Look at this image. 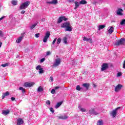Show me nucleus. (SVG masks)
Segmentation results:
<instances>
[{
	"instance_id": "30",
	"label": "nucleus",
	"mask_w": 125,
	"mask_h": 125,
	"mask_svg": "<svg viewBox=\"0 0 125 125\" xmlns=\"http://www.w3.org/2000/svg\"><path fill=\"white\" fill-rule=\"evenodd\" d=\"M89 40H90V38L88 39L87 38H86L85 37H83V41H87V42L89 41Z\"/></svg>"
},
{
	"instance_id": "8",
	"label": "nucleus",
	"mask_w": 125,
	"mask_h": 125,
	"mask_svg": "<svg viewBox=\"0 0 125 125\" xmlns=\"http://www.w3.org/2000/svg\"><path fill=\"white\" fill-rule=\"evenodd\" d=\"M123 86L120 84H119L118 85H116L115 88V91L116 92H118L119 91H120L121 89V88Z\"/></svg>"
},
{
	"instance_id": "39",
	"label": "nucleus",
	"mask_w": 125,
	"mask_h": 125,
	"mask_svg": "<svg viewBox=\"0 0 125 125\" xmlns=\"http://www.w3.org/2000/svg\"><path fill=\"white\" fill-rule=\"evenodd\" d=\"M40 33H36L35 34V37L36 38H38L39 37H40Z\"/></svg>"
},
{
	"instance_id": "21",
	"label": "nucleus",
	"mask_w": 125,
	"mask_h": 125,
	"mask_svg": "<svg viewBox=\"0 0 125 125\" xmlns=\"http://www.w3.org/2000/svg\"><path fill=\"white\" fill-rule=\"evenodd\" d=\"M106 27V25H100L99 26L98 30H103Z\"/></svg>"
},
{
	"instance_id": "16",
	"label": "nucleus",
	"mask_w": 125,
	"mask_h": 125,
	"mask_svg": "<svg viewBox=\"0 0 125 125\" xmlns=\"http://www.w3.org/2000/svg\"><path fill=\"white\" fill-rule=\"evenodd\" d=\"M9 95H10L9 92H8V91L6 92L5 93H3L2 94V99H3L4 98H5V97H7Z\"/></svg>"
},
{
	"instance_id": "27",
	"label": "nucleus",
	"mask_w": 125,
	"mask_h": 125,
	"mask_svg": "<svg viewBox=\"0 0 125 125\" xmlns=\"http://www.w3.org/2000/svg\"><path fill=\"white\" fill-rule=\"evenodd\" d=\"M86 3H87V2L85 0H82L81 1H80V4H81L84 5Z\"/></svg>"
},
{
	"instance_id": "29",
	"label": "nucleus",
	"mask_w": 125,
	"mask_h": 125,
	"mask_svg": "<svg viewBox=\"0 0 125 125\" xmlns=\"http://www.w3.org/2000/svg\"><path fill=\"white\" fill-rule=\"evenodd\" d=\"M42 69V68H41V65H38L37 66H36V69L37 70H40Z\"/></svg>"
},
{
	"instance_id": "38",
	"label": "nucleus",
	"mask_w": 125,
	"mask_h": 125,
	"mask_svg": "<svg viewBox=\"0 0 125 125\" xmlns=\"http://www.w3.org/2000/svg\"><path fill=\"white\" fill-rule=\"evenodd\" d=\"M1 66H2V67H7V66H8V63H4V64H2L1 65Z\"/></svg>"
},
{
	"instance_id": "18",
	"label": "nucleus",
	"mask_w": 125,
	"mask_h": 125,
	"mask_svg": "<svg viewBox=\"0 0 125 125\" xmlns=\"http://www.w3.org/2000/svg\"><path fill=\"white\" fill-rule=\"evenodd\" d=\"M62 104H63V102H62V101L58 102V103H57V104L56 105L55 108H59V107L61 106V105Z\"/></svg>"
},
{
	"instance_id": "13",
	"label": "nucleus",
	"mask_w": 125,
	"mask_h": 125,
	"mask_svg": "<svg viewBox=\"0 0 125 125\" xmlns=\"http://www.w3.org/2000/svg\"><path fill=\"white\" fill-rule=\"evenodd\" d=\"M117 111L116 110H112V111L111 112V115H112L113 118H115V117H116L117 115Z\"/></svg>"
},
{
	"instance_id": "35",
	"label": "nucleus",
	"mask_w": 125,
	"mask_h": 125,
	"mask_svg": "<svg viewBox=\"0 0 125 125\" xmlns=\"http://www.w3.org/2000/svg\"><path fill=\"white\" fill-rule=\"evenodd\" d=\"M82 88H81L80 86L78 85L77 86H76V90L78 91H80Z\"/></svg>"
},
{
	"instance_id": "19",
	"label": "nucleus",
	"mask_w": 125,
	"mask_h": 125,
	"mask_svg": "<svg viewBox=\"0 0 125 125\" xmlns=\"http://www.w3.org/2000/svg\"><path fill=\"white\" fill-rule=\"evenodd\" d=\"M114 32V27L113 26H111L110 27V29L108 30V33L109 34H111Z\"/></svg>"
},
{
	"instance_id": "1",
	"label": "nucleus",
	"mask_w": 125,
	"mask_h": 125,
	"mask_svg": "<svg viewBox=\"0 0 125 125\" xmlns=\"http://www.w3.org/2000/svg\"><path fill=\"white\" fill-rule=\"evenodd\" d=\"M61 27L65 28V31L71 32L72 31L70 22L66 21L61 24Z\"/></svg>"
},
{
	"instance_id": "47",
	"label": "nucleus",
	"mask_w": 125,
	"mask_h": 125,
	"mask_svg": "<svg viewBox=\"0 0 125 125\" xmlns=\"http://www.w3.org/2000/svg\"><path fill=\"white\" fill-rule=\"evenodd\" d=\"M56 41H57V38L55 39L54 40V41H53V42H52V44H53V45L54 44V43H55V42H56Z\"/></svg>"
},
{
	"instance_id": "48",
	"label": "nucleus",
	"mask_w": 125,
	"mask_h": 125,
	"mask_svg": "<svg viewBox=\"0 0 125 125\" xmlns=\"http://www.w3.org/2000/svg\"><path fill=\"white\" fill-rule=\"evenodd\" d=\"M45 61V58L41 59V62L42 63Z\"/></svg>"
},
{
	"instance_id": "51",
	"label": "nucleus",
	"mask_w": 125,
	"mask_h": 125,
	"mask_svg": "<svg viewBox=\"0 0 125 125\" xmlns=\"http://www.w3.org/2000/svg\"><path fill=\"white\" fill-rule=\"evenodd\" d=\"M61 88V87H60V86H56L55 87V90H57V89H59V88Z\"/></svg>"
},
{
	"instance_id": "12",
	"label": "nucleus",
	"mask_w": 125,
	"mask_h": 125,
	"mask_svg": "<svg viewBox=\"0 0 125 125\" xmlns=\"http://www.w3.org/2000/svg\"><path fill=\"white\" fill-rule=\"evenodd\" d=\"M9 113H10L9 110H2L1 114L4 115H7L8 114H9Z\"/></svg>"
},
{
	"instance_id": "9",
	"label": "nucleus",
	"mask_w": 125,
	"mask_h": 125,
	"mask_svg": "<svg viewBox=\"0 0 125 125\" xmlns=\"http://www.w3.org/2000/svg\"><path fill=\"white\" fill-rule=\"evenodd\" d=\"M24 123L23 120L22 119L19 118L17 120V125H21Z\"/></svg>"
},
{
	"instance_id": "52",
	"label": "nucleus",
	"mask_w": 125,
	"mask_h": 125,
	"mask_svg": "<svg viewBox=\"0 0 125 125\" xmlns=\"http://www.w3.org/2000/svg\"><path fill=\"white\" fill-rule=\"evenodd\" d=\"M123 68L125 69V62H124L123 63Z\"/></svg>"
},
{
	"instance_id": "43",
	"label": "nucleus",
	"mask_w": 125,
	"mask_h": 125,
	"mask_svg": "<svg viewBox=\"0 0 125 125\" xmlns=\"http://www.w3.org/2000/svg\"><path fill=\"white\" fill-rule=\"evenodd\" d=\"M51 55V52L50 51H48L47 52V53H46V55L49 56Z\"/></svg>"
},
{
	"instance_id": "53",
	"label": "nucleus",
	"mask_w": 125,
	"mask_h": 125,
	"mask_svg": "<svg viewBox=\"0 0 125 125\" xmlns=\"http://www.w3.org/2000/svg\"><path fill=\"white\" fill-rule=\"evenodd\" d=\"M121 108V107H116L114 110L115 111H117L118 110V109H120Z\"/></svg>"
},
{
	"instance_id": "24",
	"label": "nucleus",
	"mask_w": 125,
	"mask_h": 125,
	"mask_svg": "<svg viewBox=\"0 0 125 125\" xmlns=\"http://www.w3.org/2000/svg\"><path fill=\"white\" fill-rule=\"evenodd\" d=\"M75 7L74 8V9L76 10L78 7H80V4L77 1H75Z\"/></svg>"
},
{
	"instance_id": "2",
	"label": "nucleus",
	"mask_w": 125,
	"mask_h": 125,
	"mask_svg": "<svg viewBox=\"0 0 125 125\" xmlns=\"http://www.w3.org/2000/svg\"><path fill=\"white\" fill-rule=\"evenodd\" d=\"M30 4V1H26L24 2V3H22L21 6H20V9H25L26 8H27L28 6H29Z\"/></svg>"
},
{
	"instance_id": "15",
	"label": "nucleus",
	"mask_w": 125,
	"mask_h": 125,
	"mask_svg": "<svg viewBox=\"0 0 125 125\" xmlns=\"http://www.w3.org/2000/svg\"><path fill=\"white\" fill-rule=\"evenodd\" d=\"M83 86H84L86 90H88V88H89L90 87V84L88 83H84V84H83Z\"/></svg>"
},
{
	"instance_id": "42",
	"label": "nucleus",
	"mask_w": 125,
	"mask_h": 125,
	"mask_svg": "<svg viewBox=\"0 0 125 125\" xmlns=\"http://www.w3.org/2000/svg\"><path fill=\"white\" fill-rule=\"evenodd\" d=\"M51 93L52 94H54L55 93V90L54 89H52L51 91Z\"/></svg>"
},
{
	"instance_id": "54",
	"label": "nucleus",
	"mask_w": 125,
	"mask_h": 125,
	"mask_svg": "<svg viewBox=\"0 0 125 125\" xmlns=\"http://www.w3.org/2000/svg\"><path fill=\"white\" fill-rule=\"evenodd\" d=\"M5 17V16H2V17H1L0 18V21H1V20H2Z\"/></svg>"
},
{
	"instance_id": "31",
	"label": "nucleus",
	"mask_w": 125,
	"mask_h": 125,
	"mask_svg": "<svg viewBox=\"0 0 125 125\" xmlns=\"http://www.w3.org/2000/svg\"><path fill=\"white\" fill-rule=\"evenodd\" d=\"M11 3L14 5H17V1L15 0H12L11 2Z\"/></svg>"
},
{
	"instance_id": "57",
	"label": "nucleus",
	"mask_w": 125,
	"mask_h": 125,
	"mask_svg": "<svg viewBox=\"0 0 125 125\" xmlns=\"http://www.w3.org/2000/svg\"><path fill=\"white\" fill-rule=\"evenodd\" d=\"M15 100V98L14 97H11L12 101H14Z\"/></svg>"
},
{
	"instance_id": "32",
	"label": "nucleus",
	"mask_w": 125,
	"mask_h": 125,
	"mask_svg": "<svg viewBox=\"0 0 125 125\" xmlns=\"http://www.w3.org/2000/svg\"><path fill=\"white\" fill-rule=\"evenodd\" d=\"M37 24L35 23L34 24H33L31 27L30 28L31 30H33L35 27H36Z\"/></svg>"
},
{
	"instance_id": "59",
	"label": "nucleus",
	"mask_w": 125,
	"mask_h": 125,
	"mask_svg": "<svg viewBox=\"0 0 125 125\" xmlns=\"http://www.w3.org/2000/svg\"><path fill=\"white\" fill-rule=\"evenodd\" d=\"M25 11H21V14H24L25 13Z\"/></svg>"
},
{
	"instance_id": "50",
	"label": "nucleus",
	"mask_w": 125,
	"mask_h": 125,
	"mask_svg": "<svg viewBox=\"0 0 125 125\" xmlns=\"http://www.w3.org/2000/svg\"><path fill=\"white\" fill-rule=\"evenodd\" d=\"M89 43H93V41L92 40V39L91 38H89Z\"/></svg>"
},
{
	"instance_id": "6",
	"label": "nucleus",
	"mask_w": 125,
	"mask_h": 125,
	"mask_svg": "<svg viewBox=\"0 0 125 125\" xmlns=\"http://www.w3.org/2000/svg\"><path fill=\"white\" fill-rule=\"evenodd\" d=\"M61 59H56L55 62L53 64V67H58L61 64Z\"/></svg>"
},
{
	"instance_id": "25",
	"label": "nucleus",
	"mask_w": 125,
	"mask_h": 125,
	"mask_svg": "<svg viewBox=\"0 0 125 125\" xmlns=\"http://www.w3.org/2000/svg\"><path fill=\"white\" fill-rule=\"evenodd\" d=\"M62 41H63V43L67 44L68 43L67 42V38L66 37H64L63 38V39H62Z\"/></svg>"
},
{
	"instance_id": "55",
	"label": "nucleus",
	"mask_w": 125,
	"mask_h": 125,
	"mask_svg": "<svg viewBox=\"0 0 125 125\" xmlns=\"http://www.w3.org/2000/svg\"><path fill=\"white\" fill-rule=\"evenodd\" d=\"M46 3H49V4H53L52 1H50V2L47 1V2H46Z\"/></svg>"
},
{
	"instance_id": "40",
	"label": "nucleus",
	"mask_w": 125,
	"mask_h": 125,
	"mask_svg": "<svg viewBox=\"0 0 125 125\" xmlns=\"http://www.w3.org/2000/svg\"><path fill=\"white\" fill-rule=\"evenodd\" d=\"M39 74H42V73H43V68L39 70Z\"/></svg>"
},
{
	"instance_id": "5",
	"label": "nucleus",
	"mask_w": 125,
	"mask_h": 125,
	"mask_svg": "<svg viewBox=\"0 0 125 125\" xmlns=\"http://www.w3.org/2000/svg\"><path fill=\"white\" fill-rule=\"evenodd\" d=\"M34 84V82H25L24 84V86L26 87H31V86H33Z\"/></svg>"
},
{
	"instance_id": "17",
	"label": "nucleus",
	"mask_w": 125,
	"mask_h": 125,
	"mask_svg": "<svg viewBox=\"0 0 125 125\" xmlns=\"http://www.w3.org/2000/svg\"><path fill=\"white\" fill-rule=\"evenodd\" d=\"M23 38V36H21L19 37L18 39H17L16 42L18 43H20L21 41H22Z\"/></svg>"
},
{
	"instance_id": "11",
	"label": "nucleus",
	"mask_w": 125,
	"mask_h": 125,
	"mask_svg": "<svg viewBox=\"0 0 125 125\" xmlns=\"http://www.w3.org/2000/svg\"><path fill=\"white\" fill-rule=\"evenodd\" d=\"M58 118L59 119H62V120H66L68 118V117L66 116H63V115H59L58 116Z\"/></svg>"
},
{
	"instance_id": "56",
	"label": "nucleus",
	"mask_w": 125,
	"mask_h": 125,
	"mask_svg": "<svg viewBox=\"0 0 125 125\" xmlns=\"http://www.w3.org/2000/svg\"><path fill=\"white\" fill-rule=\"evenodd\" d=\"M24 34H25V32H23V33L21 34V36H22L21 37H23L24 36Z\"/></svg>"
},
{
	"instance_id": "10",
	"label": "nucleus",
	"mask_w": 125,
	"mask_h": 125,
	"mask_svg": "<svg viewBox=\"0 0 125 125\" xmlns=\"http://www.w3.org/2000/svg\"><path fill=\"white\" fill-rule=\"evenodd\" d=\"M89 113L91 115L94 114L95 115H98V113L95 111L94 109H91V110H89Z\"/></svg>"
},
{
	"instance_id": "23",
	"label": "nucleus",
	"mask_w": 125,
	"mask_h": 125,
	"mask_svg": "<svg viewBox=\"0 0 125 125\" xmlns=\"http://www.w3.org/2000/svg\"><path fill=\"white\" fill-rule=\"evenodd\" d=\"M103 121L102 120H99L98 122H97V125H103Z\"/></svg>"
},
{
	"instance_id": "34",
	"label": "nucleus",
	"mask_w": 125,
	"mask_h": 125,
	"mask_svg": "<svg viewBox=\"0 0 125 125\" xmlns=\"http://www.w3.org/2000/svg\"><path fill=\"white\" fill-rule=\"evenodd\" d=\"M52 2L53 4H56L57 3H58L57 0H52Z\"/></svg>"
},
{
	"instance_id": "26",
	"label": "nucleus",
	"mask_w": 125,
	"mask_h": 125,
	"mask_svg": "<svg viewBox=\"0 0 125 125\" xmlns=\"http://www.w3.org/2000/svg\"><path fill=\"white\" fill-rule=\"evenodd\" d=\"M79 108L82 112H85L86 111L84 108L81 107L80 105L79 106Z\"/></svg>"
},
{
	"instance_id": "4",
	"label": "nucleus",
	"mask_w": 125,
	"mask_h": 125,
	"mask_svg": "<svg viewBox=\"0 0 125 125\" xmlns=\"http://www.w3.org/2000/svg\"><path fill=\"white\" fill-rule=\"evenodd\" d=\"M50 36V33L49 31H47L45 33V35L44 37V39H43V42L44 43H46L47 41V40L48 38H49V37Z\"/></svg>"
},
{
	"instance_id": "14",
	"label": "nucleus",
	"mask_w": 125,
	"mask_h": 125,
	"mask_svg": "<svg viewBox=\"0 0 125 125\" xmlns=\"http://www.w3.org/2000/svg\"><path fill=\"white\" fill-rule=\"evenodd\" d=\"M122 12H123V10H122L121 8H118L117 11V15L120 16L123 15V13H122Z\"/></svg>"
},
{
	"instance_id": "20",
	"label": "nucleus",
	"mask_w": 125,
	"mask_h": 125,
	"mask_svg": "<svg viewBox=\"0 0 125 125\" xmlns=\"http://www.w3.org/2000/svg\"><path fill=\"white\" fill-rule=\"evenodd\" d=\"M62 21H63V18H62V16L60 17L58 19L57 23L60 24L62 22Z\"/></svg>"
},
{
	"instance_id": "22",
	"label": "nucleus",
	"mask_w": 125,
	"mask_h": 125,
	"mask_svg": "<svg viewBox=\"0 0 125 125\" xmlns=\"http://www.w3.org/2000/svg\"><path fill=\"white\" fill-rule=\"evenodd\" d=\"M43 91V88L42 86H39L37 89V92H42Z\"/></svg>"
},
{
	"instance_id": "45",
	"label": "nucleus",
	"mask_w": 125,
	"mask_h": 125,
	"mask_svg": "<svg viewBox=\"0 0 125 125\" xmlns=\"http://www.w3.org/2000/svg\"><path fill=\"white\" fill-rule=\"evenodd\" d=\"M46 104L50 105V101H49V100L46 101Z\"/></svg>"
},
{
	"instance_id": "28",
	"label": "nucleus",
	"mask_w": 125,
	"mask_h": 125,
	"mask_svg": "<svg viewBox=\"0 0 125 125\" xmlns=\"http://www.w3.org/2000/svg\"><path fill=\"white\" fill-rule=\"evenodd\" d=\"M19 90H21L22 91V93H24V92H25V89L24 88H23L22 87H20Z\"/></svg>"
},
{
	"instance_id": "3",
	"label": "nucleus",
	"mask_w": 125,
	"mask_h": 125,
	"mask_svg": "<svg viewBox=\"0 0 125 125\" xmlns=\"http://www.w3.org/2000/svg\"><path fill=\"white\" fill-rule=\"evenodd\" d=\"M125 42V39L122 38L120 39L115 44L116 46L124 45Z\"/></svg>"
},
{
	"instance_id": "33",
	"label": "nucleus",
	"mask_w": 125,
	"mask_h": 125,
	"mask_svg": "<svg viewBox=\"0 0 125 125\" xmlns=\"http://www.w3.org/2000/svg\"><path fill=\"white\" fill-rule=\"evenodd\" d=\"M120 24L121 25H124L125 24V19H123L121 22H120Z\"/></svg>"
},
{
	"instance_id": "58",
	"label": "nucleus",
	"mask_w": 125,
	"mask_h": 125,
	"mask_svg": "<svg viewBox=\"0 0 125 125\" xmlns=\"http://www.w3.org/2000/svg\"><path fill=\"white\" fill-rule=\"evenodd\" d=\"M69 2H70V3L73 2L74 0H69Z\"/></svg>"
},
{
	"instance_id": "46",
	"label": "nucleus",
	"mask_w": 125,
	"mask_h": 125,
	"mask_svg": "<svg viewBox=\"0 0 125 125\" xmlns=\"http://www.w3.org/2000/svg\"><path fill=\"white\" fill-rule=\"evenodd\" d=\"M0 37H3V33L1 30H0Z\"/></svg>"
},
{
	"instance_id": "44",
	"label": "nucleus",
	"mask_w": 125,
	"mask_h": 125,
	"mask_svg": "<svg viewBox=\"0 0 125 125\" xmlns=\"http://www.w3.org/2000/svg\"><path fill=\"white\" fill-rule=\"evenodd\" d=\"M49 80L52 82L53 81V77L52 76H50L49 78Z\"/></svg>"
},
{
	"instance_id": "49",
	"label": "nucleus",
	"mask_w": 125,
	"mask_h": 125,
	"mask_svg": "<svg viewBox=\"0 0 125 125\" xmlns=\"http://www.w3.org/2000/svg\"><path fill=\"white\" fill-rule=\"evenodd\" d=\"M117 76H118V77L121 76H122V73H121V72H119V73H118Z\"/></svg>"
},
{
	"instance_id": "37",
	"label": "nucleus",
	"mask_w": 125,
	"mask_h": 125,
	"mask_svg": "<svg viewBox=\"0 0 125 125\" xmlns=\"http://www.w3.org/2000/svg\"><path fill=\"white\" fill-rule=\"evenodd\" d=\"M61 39L59 38V39L57 40V44H59L60 43H61Z\"/></svg>"
},
{
	"instance_id": "60",
	"label": "nucleus",
	"mask_w": 125,
	"mask_h": 125,
	"mask_svg": "<svg viewBox=\"0 0 125 125\" xmlns=\"http://www.w3.org/2000/svg\"><path fill=\"white\" fill-rule=\"evenodd\" d=\"M2 44V43L1 42H0V48L1 46V44Z\"/></svg>"
},
{
	"instance_id": "7",
	"label": "nucleus",
	"mask_w": 125,
	"mask_h": 125,
	"mask_svg": "<svg viewBox=\"0 0 125 125\" xmlns=\"http://www.w3.org/2000/svg\"><path fill=\"white\" fill-rule=\"evenodd\" d=\"M108 67L107 63H103L102 66L101 70L102 71H104L105 70H106Z\"/></svg>"
},
{
	"instance_id": "36",
	"label": "nucleus",
	"mask_w": 125,
	"mask_h": 125,
	"mask_svg": "<svg viewBox=\"0 0 125 125\" xmlns=\"http://www.w3.org/2000/svg\"><path fill=\"white\" fill-rule=\"evenodd\" d=\"M62 18L64 21H67L68 20V19L65 18L64 16H62Z\"/></svg>"
},
{
	"instance_id": "41",
	"label": "nucleus",
	"mask_w": 125,
	"mask_h": 125,
	"mask_svg": "<svg viewBox=\"0 0 125 125\" xmlns=\"http://www.w3.org/2000/svg\"><path fill=\"white\" fill-rule=\"evenodd\" d=\"M50 111L51 112V113H54L55 110H54L53 107L50 108Z\"/></svg>"
}]
</instances>
